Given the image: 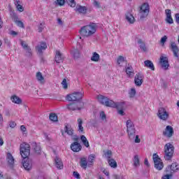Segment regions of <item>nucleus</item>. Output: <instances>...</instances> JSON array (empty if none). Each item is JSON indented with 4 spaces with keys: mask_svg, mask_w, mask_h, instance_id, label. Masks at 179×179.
Segmentation results:
<instances>
[{
    "mask_svg": "<svg viewBox=\"0 0 179 179\" xmlns=\"http://www.w3.org/2000/svg\"><path fill=\"white\" fill-rule=\"evenodd\" d=\"M93 5L95 8H97L98 9H100V8H101V4L100 3V2L96 0H94Z\"/></svg>",
    "mask_w": 179,
    "mask_h": 179,
    "instance_id": "nucleus-51",
    "label": "nucleus"
},
{
    "mask_svg": "<svg viewBox=\"0 0 179 179\" xmlns=\"http://www.w3.org/2000/svg\"><path fill=\"white\" fill-rule=\"evenodd\" d=\"M43 30H44V24L41 23L38 27V32L41 33L43 31Z\"/></svg>",
    "mask_w": 179,
    "mask_h": 179,
    "instance_id": "nucleus-57",
    "label": "nucleus"
},
{
    "mask_svg": "<svg viewBox=\"0 0 179 179\" xmlns=\"http://www.w3.org/2000/svg\"><path fill=\"white\" fill-rule=\"evenodd\" d=\"M67 3H69V5L71 8H75L76 6V2H75V0H66Z\"/></svg>",
    "mask_w": 179,
    "mask_h": 179,
    "instance_id": "nucleus-48",
    "label": "nucleus"
},
{
    "mask_svg": "<svg viewBox=\"0 0 179 179\" xmlns=\"http://www.w3.org/2000/svg\"><path fill=\"white\" fill-rule=\"evenodd\" d=\"M135 143H141V138H139V136L136 135L135 140H134Z\"/></svg>",
    "mask_w": 179,
    "mask_h": 179,
    "instance_id": "nucleus-59",
    "label": "nucleus"
},
{
    "mask_svg": "<svg viewBox=\"0 0 179 179\" xmlns=\"http://www.w3.org/2000/svg\"><path fill=\"white\" fill-rule=\"evenodd\" d=\"M55 163L58 170H62V169H64V164L62 163V160H61V158L56 157L55 158Z\"/></svg>",
    "mask_w": 179,
    "mask_h": 179,
    "instance_id": "nucleus-19",
    "label": "nucleus"
},
{
    "mask_svg": "<svg viewBox=\"0 0 179 179\" xmlns=\"http://www.w3.org/2000/svg\"><path fill=\"white\" fill-rule=\"evenodd\" d=\"M96 33V24L92 23L90 25L83 27L80 30V34L84 37H90Z\"/></svg>",
    "mask_w": 179,
    "mask_h": 179,
    "instance_id": "nucleus-2",
    "label": "nucleus"
},
{
    "mask_svg": "<svg viewBox=\"0 0 179 179\" xmlns=\"http://www.w3.org/2000/svg\"><path fill=\"white\" fill-rule=\"evenodd\" d=\"M108 163L113 169H117V162H115L114 159H108Z\"/></svg>",
    "mask_w": 179,
    "mask_h": 179,
    "instance_id": "nucleus-41",
    "label": "nucleus"
},
{
    "mask_svg": "<svg viewBox=\"0 0 179 179\" xmlns=\"http://www.w3.org/2000/svg\"><path fill=\"white\" fill-rule=\"evenodd\" d=\"M62 85L64 89H68V83H66V79L64 78Z\"/></svg>",
    "mask_w": 179,
    "mask_h": 179,
    "instance_id": "nucleus-54",
    "label": "nucleus"
},
{
    "mask_svg": "<svg viewBox=\"0 0 179 179\" xmlns=\"http://www.w3.org/2000/svg\"><path fill=\"white\" fill-rule=\"evenodd\" d=\"M20 45H22V48L26 50V56L27 57H31L32 51L31 48H29V45H27L24 41H21Z\"/></svg>",
    "mask_w": 179,
    "mask_h": 179,
    "instance_id": "nucleus-14",
    "label": "nucleus"
},
{
    "mask_svg": "<svg viewBox=\"0 0 179 179\" xmlns=\"http://www.w3.org/2000/svg\"><path fill=\"white\" fill-rule=\"evenodd\" d=\"M15 24H17V26L18 27H21L22 29H24V24H23V22L20 21V20H17V22H15Z\"/></svg>",
    "mask_w": 179,
    "mask_h": 179,
    "instance_id": "nucleus-50",
    "label": "nucleus"
},
{
    "mask_svg": "<svg viewBox=\"0 0 179 179\" xmlns=\"http://www.w3.org/2000/svg\"><path fill=\"white\" fill-rule=\"evenodd\" d=\"M36 50L38 54H43V50H47V43L45 42H41L40 45L36 47Z\"/></svg>",
    "mask_w": 179,
    "mask_h": 179,
    "instance_id": "nucleus-18",
    "label": "nucleus"
},
{
    "mask_svg": "<svg viewBox=\"0 0 179 179\" xmlns=\"http://www.w3.org/2000/svg\"><path fill=\"white\" fill-rule=\"evenodd\" d=\"M138 44H139V47L141 51H143V52H146V51H148V49L146 48V44H145L142 39L138 40Z\"/></svg>",
    "mask_w": 179,
    "mask_h": 179,
    "instance_id": "nucleus-27",
    "label": "nucleus"
},
{
    "mask_svg": "<svg viewBox=\"0 0 179 179\" xmlns=\"http://www.w3.org/2000/svg\"><path fill=\"white\" fill-rule=\"evenodd\" d=\"M31 146L34 148L36 155H41V146L40 144H37L36 142L31 143Z\"/></svg>",
    "mask_w": 179,
    "mask_h": 179,
    "instance_id": "nucleus-20",
    "label": "nucleus"
},
{
    "mask_svg": "<svg viewBox=\"0 0 179 179\" xmlns=\"http://www.w3.org/2000/svg\"><path fill=\"white\" fill-rule=\"evenodd\" d=\"M158 117L160 120L166 121V120H168L169 118V113H167V110H166L164 108H159L158 110Z\"/></svg>",
    "mask_w": 179,
    "mask_h": 179,
    "instance_id": "nucleus-9",
    "label": "nucleus"
},
{
    "mask_svg": "<svg viewBox=\"0 0 179 179\" xmlns=\"http://www.w3.org/2000/svg\"><path fill=\"white\" fill-rule=\"evenodd\" d=\"M167 41V36H164L161 38V44H164Z\"/></svg>",
    "mask_w": 179,
    "mask_h": 179,
    "instance_id": "nucleus-58",
    "label": "nucleus"
},
{
    "mask_svg": "<svg viewBox=\"0 0 179 179\" xmlns=\"http://www.w3.org/2000/svg\"><path fill=\"white\" fill-rule=\"evenodd\" d=\"M49 118L50 121H53V122H57V121H58V116L55 113H50Z\"/></svg>",
    "mask_w": 179,
    "mask_h": 179,
    "instance_id": "nucleus-42",
    "label": "nucleus"
},
{
    "mask_svg": "<svg viewBox=\"0 0 179 179\" xmlns=\"http://www.w3.org/2000/svg\"><path fill=\"white\" fill-rule=\"evenodd\" d=\"M80 166L84 170H86V169H87V159H86V157L80 158Z\"/></svg>",
    "mask_w": 179,
    "mask_h": 179,
    "instance_id": "nucleus-23",
    "label": "nucleus"
},
{
    "mask_svg": "<svg viewBox=\"0 0 179 179\" xmlns=\"http://www.w3.org/2000/svg\"><path fill=\"white\" fill-rule=\"evenodd\" d=\"M126 73L128 75L129 78H133L134 73V68L132 66H129L126 68Z\"/></svg>",
    "mask_w": 179,
    "mask_h": 179,
    "instance_id": "nucleus-26",
    "label": "nucleus"
},
{
    "mask_svg": "<svg viewBox=\"0 0 179 179\" xmlns=\"http://www.w3.org/2000/svg\"><path fill=\"white\" fill-rule=\"evenodd\" d=\"M73 177H75V178L80 179V174H79V173L78 171H73Z\"/></svg>",
    "mask_w": 179,
    "mask_h": 179,
    "instance_id": "nucleus-55",
    "label": "nucleus"
},
{
    "mask_svg": "<svg viewBox=\"0 0 179 179\" xmlns=\"http://www.w3.org/2000/svg\"><path fill=\"white\" fill-rule=\"evenodd\" d=\"M9 127L10 128H15V127H16V122H10Z\"/></svg>",
    "mask_w": 179,
    "mask_h": 179,
    "instance_id": "nucleus-60",
    "label": "nucleus"
},
{
    "mask_svg": "<svg viewBox=\"0 0 179 179\" xmlns=\"http://www.w3.org/2000/svg\"><path fill=\"white\" fill-rule=\"evenodd\" d=\"M136 95V90L135 88H131L130 91H129V96L130 99H134L135 96Z\"/></svg>",
    "mask_w": 179,
    "mask_h": 179,
    "instance_id": "nucleus-43",
    "label": "nucleus"
},
{
    "mask_svg": "<svg viewBox=\"0 0 179 179\" xmlns=\"http://www.w3.org/2000/svg\"><path fill=\"white\" fill-rule=\"evenodd\" d=\"M14 3H15L17 10H19V12H23V10H24V8H23V6H22V5H20V1L14 0Z\"/></svg>",
    "mask_w": 179,
    "mask_h": 179,
    "instance_id": "nucleus-34",
    "label": "nucleus"
},
{
    "mask_svg": "<svg viewBox=\"0 0 179 179\" xmlns=\"http://www.w3.org/2000/svg\"><path fill=\"white\" fill-rule=\"evenodd\" d=\"M159 63L161 64L162 68H164L165 71L169 69L170 64H169V58L167 57L161 56L159 59Z\"/></svg>",
    "mask_w": 179,
    "mask_h": 179,
    "instance_id": "nucleus-13",
    "label": "nucleus"
},
{
    "mask_svg": "<svg viewBox=\"0 0 179 179\" xmlns=\"http://www.w3.org/2000/svg\"><path fill=\"white\" fill-rule=\"evenodd\" d=\"M100 117L103 121H104V120H106V118H107L106 113L103 110L100 112Z\"/></svg>",
    "mask_w": 179,
    "mask_h": 179,
    "instance_id": "nucleus-53",
    "label": "nucleus"
},
{
    "mask_svg": "<svg viewBox=\"0 0 179 179\" xmlns=\"http://www.w3.org/2000/svg\"><path fill=\"white\" fill-rule=\"evenodd\" d=\"M126 20H127L129 23L132 24L135 22V17H134V15H132V14L127 13L126 14Z\"/></svg>",
    "mask_w": 179,
    "mask_h": 179,
    "instance_id": "nucleus-30",
    "label": "nucleus"
},
{
    "mask_svg": "<svg viewBox=\"0 0 179 179\" xmlns=\"http://www.w3.org/2000/svg\"><path fill=\"white\" fill-rule=\"evenodd\" d=\"M6 160L10 166L15 164V159L10 152L7 153Z\"/></svg>",
    "mask_w": 179,
    "mask_h": 179,
    "instance_id": "nucleus-24",
    "label": "nucleus"
},
{
    "mask_svg": "<svg viewBox=\"0 0 179 179\" xmlns=\"http://www.w3.org/2000/svg\"><path fill=\"white\" fill-rule=\"evenodd\" d=\"M83 97V92H73L66 96V100H68V101H76L77 108L79 111L85 107V103L79 101V100H82Z\"/></svg>",
    "mask_w": 179,
    "mask_h": 179,
    "instance_id": "nucleus-1",
    "label": "nucleus"
},
{
    "mask_svg": "<svg viewBox=\"0 0 179 179\" xmlns=\"http://www.w3.org/2000/svg\"><path fill=\"white\" fill-rule=\"evenodd\" d=\"M134 166L138 167L139 166V156L135 155L134 158Z\"/></svg>",
    "mask_w": 179,
    "mask_h": 179,
    "instance_id": "nucleus-45",
    "label": "nucleus"
},
{
    "mask_svg": "<svg viewBox=\"0 0 179 179\" xmlns=\"http://www.w3.org/2000/svg\"><path fill=\"white\" fill-rule=\"evenodd\" d=\"M152 159L154 162V166L156 170H163V167H164V165H163L162 159L159 157V155H157V154L156 153L153 154Z\"/></svg>",
    "mask_w": 179,
    "mask_h": 179,
    "instance_id": "nucleus-8",
    "label": "nucleus"
},
{
    "mask_svg": "<svg viewBox=\"0 0 179 179\" xmlns=\"http://www.w3.org/2000/svg\"><path fill=\"white\" fill-rule=\"evenodd\" d=\"M77 121L78 124V132L80 134H85L83 126H82L83 124V120L81 118H79Z\"/></svg>",
    "mask_w": 179,
    "mask_h": 179,
    "instance_id": "nucleus-28",
    "label": "nucleus"
},
{
    "mask_svg": "<svg viewBox=\"0 0 179 179\" xmlns=\"http://www.w3.org/2000/svg\"><path fill=\"white\" fill-rule=\"evenodd\" d=\"M165 160H171L173 159V156H174V145L173 144L169 143L165 145Z\"/></svg>",
    "mask_w": 179,
    "mask_h": 179,
    "instance_id": "nucleus-3",
    "label": "nucleus"
},
{
    "mask_svg": "<svg viewBox=\"0 0 179 179\" xmlns=\"http://www.w3.org/2000/svg\"><path fill=\"white\" fill-rule=\"evenodd\" d=\"M22 166H23L24 169H25L28 171H29V170L31 169V164H29V161H23Z\"/></svg>",
    "mask_w": 179,
    "mask_h": 179,
    "instance_id": "nucleus-39",
    "label": "nucleus"
},
{
    "mask_svg": "<svg viewBox=\"0 0 179 179\" xmlns=\"http://www.w3.org/2000/svg\"><path fill=\"white\" fill-rule=\"evenodd\" d=\"M36 79L39 82H43L44 80V77L43 76V74L41 73V72H38L36 73Z\"/></svg>",
    "mask_w": 179,
    "mask_h": 179,
    "instance_id": "nucleus-47",
    "label": "nucleus"
},
{
    "mask_svg": "<svg viewBox=\"0 0 179 179\" xmlns=\"http://www.w3.org/2000/svg\"><path fill=\"white\" fill-rule=\"evenodd\" d=\"M73 141L74 142H77V143H79V137L78 136H74L73 138H72Z\"/></svg>",
    "mask_w": 179,
    "mask_h": 179,
    "instance_id": "nucleus-62",
    "label": "nucleus"
},
{
    "mask_svg": "<svg viewBox=\"0 0 179 179\" xmlns=\"http://www.w3.org/2000/svg\"><path fill=\"white\" fill-rule=\"evenodd\" d=\"M12 20L14 22V23H15V22H17V20H19V17L15 13H13Z\"/></svg>",
    "mask_w": 179,
    "mask_h": 179,
    "instance_id": "nucleus-52",
    "label": "nucleus"
},
{
    "mask_svg": "<svg viewBox=\"0 0 179 179\" xmlns=\"http://www.w3.org/2000/svg\"><path fill=\"white\" fill-rule=\"evenodd\" d=\"M99 60H100V55L94 52L92 54V56L91 57V61H93L94 62H99Z\"/></svg>",
    "mask_w": 179,
    "mask_h": 179,
    "instance_id": "nucleus-36",
    "label": "nucleus"
},
{
    "mask_svg": "<svg viewBox=\"0 0 179 179\" xmlns=\"http://www.w3.org/2000/svg\"><path fill=\"white\" fill-rule=\"evenodd\" d=\"M127 125V131L129 136V139L131 141V139L135 138V134L136 132V129H135V125L134 124V122L131 120H128L126 122Z\"/></svg>",
    "mask_w": 179,
    "mask_h": 179,
    "instance_id": "nucleus-4",
    "label": "nucleus"
},
{
    "mask_svg": "<svg viewBox=\"0 0 179 179\" xmlns=\"http://www.w3.org/2000/svg\"><path fill=\"white\" fill-rule=\"evenodd\" d=\"M140 19L141 20H143L145 17H148L149 15V3H144L140 7Z\"/></svg>",
    "mask_w": 179,
    "mask_h": 179,
    "instance_id": "nucleus-6",
    "label": "nucleus"
},
{
    "mask_svg": "<svg viewBox=\"0 0 179 179\" xmlns=\"http://www.w3.org/2000/svg\"><path fill=\"white\" fill-rule=\"evenodd\" d=\"M178 164L177 162L173 163L171 165H169L166 169L165 173H166V175L170 176L171 177H173V174L174 173H177L178 171Z\"/></svg>",
    "mask_w": 179,
    "mask_h": 179,
    "instance_id": "nucleus-7",
    "label": "nucleus"
},
{
    "mask_svg": "<svg viewBox=\"0 0 179 179\" xmlns=\"http://www.w3.org/2000/svg\"><path fill=\"white\" fill-rule=\"evenodd\" d=\"M144 65L145 68H148L149 69H151V71H155V65L153 64V62L150 60H145L144 62Z\"/></svg>",
    "mask_w": 179,
    "mask_h": 179,
    "instance_id": "nucleus-25",
    "label": "nucleus"
},
{
    "mask_svg": "<svg viewBox=\"0 0 179 179\" xmlns=\"http://www.w3.org/2000/svg\"><path fill=\"white\" fill-rule=\"evenodd\" d=\"M104 156L108 160H110L111 159V156H113V152L111 150H108L104 153Z\"/></svg>",
    "mask_w": 179,
    "mask_h": 179,
    "instance_id": "nucleus-46",
    "label": "nucleus"
},
{
    "mask_svg": "<svg viewBox=\"0 0 179 179\" xmlns=\"http://www.w3.org/2000/svg\"><path fill=\"white\" fill-rule=\"evenodd\" d=\"M55 3L59 6H64L65 5V0H56Z\"/></svg>",
    "mask_w": 179,
    "mask_h": 179,
    "instance_id": "nucleus-49",
    "label": "nucleus"
},
{
    "mask_svg": "<svg viewBox=\"0 0 179 179\" xmlns=\"http://www.w3.org/2000/svg\"><path fill=\"white\" fill-rule=\"evenodd\" d=\"M94 159H96V155H90L88 157V166H93V163H94Z\"/></svg>",
    "mask_w": 179,
    "mask_h": 179,
    "instance_id": "nucleus-37",
    "label": "nucleus"
},
{
    "mask_svg": "<svg viewBox=\"0 0 179 179\" xmlns=\"http://www.w3.org/2000/svg\"><path fill=\"white\" fill-rule=\"evenodd\" d=\"M117 113L120 115H125V113H124V109H119V110H117Z\"/></svg>",
    "mask_w": 179,
    "mask_h": 179,
    "instance_id": "nucleus-63",
    "label": "nucleus"
},
{
    "mask_svg": "<svg viewBox=\"0 0 179 179\" xmlns=\"http://www.w3.org/2000/svg\"><path fill=\"white\" fill-rule=\"evenodd\" d=\"M4 43L7 47H10V41L7 38H4Z\"/></svg>",
    "mask_w": 179,
    "mask_h": 179,
    "instance_id": "nucleus-56",
    "label": "nucleus"
},
{
    "mask_svg": "<svg viewBox=\"0 0 179 179\" xmlns=\"http://www.w3.org/2000/svg\"><path fill=\"white\" fill-rule=\"evenodd\" d=\"M175 19H176V23H178V24H179V13H176L175 15Z\"/></svg>",
    "mask_w": 179,
    "mask_h": 179,
    "instance_id": "nucleus-61",
    "label": "nucleus"
},
{
    "mask_svg": "<svg viewBox=\"0 0 179 179\" xmlns=\"http://www.w3.org/2000/svg\"><path fill=\"white\" fill-rule=\"evenodd\" d=\"M174 135V129L173 127L168 125L163 131V136L166 138H171Z\"/></svg>",
    "mask_w": 179,
    "mask_h": 179,
    "instance_id": "nucleus-10",
    "label": "nucleus"
},
{
    "mask_svg": "<svg viewBox=\"0 0 179 179\" xmlns=\"http://www.w3.org/2000/svg\"><path fill=\"white\" fill-rule=\"evenodd\" d=\"M10 100L13 103L15 104H22V99L19 98V96L14 95L12 96Z\"/></svg>",
    "mask_w": 179,
    "mask_h": 179,
    "instance_id": "nucleus-31",
    "label": "nucleus"
},
{
    "mask_svg": "<svg viewBox=\"0 0 179 179\" xmlns=\"http://www.w3.org/2000/svg\"><path fill=\"white\" fill-rule=\"evenodd\" d=\"M67 108L71 110L72 111H76V110H78V106L76 102H72L71 103L68 104Z\"/></svg>",
    "mask_w": 179,
    "mask_h": 179,
    "instance_id": "nucleus-35",
    "label": "nucleus"
},
{
    "mask_svg": "<svg viewBox=\"0 0 179 179\" xmlns=\"http://www.w3.org/2000/svg\"><path fill=\"white\" fill-rule=\"evenodd\" d=\"M124 106H125L124 102H117L115 103L114 108H117V110H124Z\"/></svg>",
    "mask_w": 179,
    "mask_h": 179,
    "instance_id": "nucleus-40",
    "label": "nucleus"
},
{
    "mask_svg": "<svg viewBox=\"0 0 179 179\" xmlns=\"http://www.w3.org/2000/svg\"><path fill=\"white\" fill-rule=\"evenodd\" d=\"M143 78H145V76L141 73L136 74L134 78V83L136 86H142V83H143Z\"/></svg>",
    "mask_w": 179,
    "mask_h": 179,
    "instance_id": "nucleus-11",
    "label": "nucleus"
},
{
    "mask_svg": "<svg viewBox=\"0 0 179 179\" xmlns=\"http://www.w3.org/2000/svg\"><path fill=\"white\" fill-rule=\"evenodd\" d=\"M105 106L106 107H112L113 108H114L115 107V102L108 98V101H106V103H105Z\"/></svg>",
    "mask_w": 179,
    "mask_h": 179,
    "instance_id": "nucleus-38",
    "label": "nucleus"
},
{
    "mask_svg": "<svg viewBox=\"0 0 179 179\" xmlns=\"http://www.w3.org/2000/svg\"><path fill=\"white\" fill-rule=\"evenodd\" d=\"M172 176H170V175H164L162 176V179H170Z\"/></svg>",
    "mask_w": 179,
    "mask_h": 179,
    "instance_id": "nucleus-64",
    "label": "nucleus"
},
{
    "mask_svg": "<svg viewBox=\"0 0 179 179\" xmlns=\"http://www.w3.org/2000/svg\"><path fill=\"white\" fill-rule=\"evenodd\" d=\"M64 131L66 134L69 135L70 136H72L73 135V129L69 125H66L64 127Z\"/></svg>",
    "mask_w": 179,
    "mask_h": 179,
    "instance_id": "nucleus-32",
    "label": "nucleus"
},
{
    "mask_svg": "<svg viewBox=\"0 0 179 179\" xmlns=\"http://www.w3.org/2000/svg\"><path fill=\"white\" fill-rule=\"evenodd\" d=\"M98 101L101 103V104H103V106H106V103H107V101L108 100V97L104 96L101 94H99L97 96Z\"/></svg>",
    "mask_w": 179,
    "mask_h": 179,
    "instance_id": "nucleus-22",
    "label": "nucleus"
},
{
    "mask_svg": "<svg viewBox=\"0 0 179 179\" xmlns=\"http://www.w3.org/2000/svg\"><path fill=\"white\" fill-rule=\"evenodd\" d=\"M122 62H125V57H124L123 56H119L117 59V65L121 66V64H122Z\"/></svg>",
    "mask_w": 179,
    "mask_h": 179,
    "instance_id": "nucleus-44",
    "label": "nucleus"
},
{
    "mask_svg": "<svg viewBox=\"0 0 179 179\" xmlns=\"http://www.w3.org/2000/svg\"><path fill=\"white\" fill-rule=\"evenodd\" d=\"M71 55L74 59H78V58H80V52H79V49H73L71 51Z\"/></svg>",
    "mask_w": 179,
    "mask_h": 179,
    "instance_id": "nucleus-29",
    "label": "nucleus"
},
{
    "mask_svg": "<svg viewBox=\"0 0 179 179\" xmlns=\"http://www.w3.org/2000/svg\"><path fill=\"white\" fill-rule=\"evenodd\" d=\"M169 48H170L171 51H172V52L173 53V56L176 57V58H178L179 48H178V46H177V43H176V42H173V41L171 42Z\"/></svg>",
    "mask_w": 179,
    "mask_h": 179,
    "instance_id": "nucleus-12",
    "label": "nucleus"
},
{
    "mask_svg": "<svg viewBox=\"0 0 179 179\" xmlns=\"http://www.w3.org/2000/svg\"><path fill=\"white\" fill-rule=\"evenodd\" d=\"M20 152L22 159H27L30 156V145L23 143L20 146Z\"/></svg>",
    "mask_w": 179,
    "mask_h": 179,
    "instance_id": "nucleus-5",
    "label": "nucleus"
},
{
    "mask_svg": "<svg viewBox=\"0 0 179 179\" xmlns=\"http://www.w3.org/2000/svg\"><path fill=\"white\" fill-rule=\"evenodd\" d=\"M64 61V56L61 53L59 50L56 51V55H55V62L57 64H61Z\"/></svg>",
    "mask_w": 179,
    "mask_h": 179,
    "instance_id": "nucleus-21",
    "label": "nucleus"
},
{
    "mask_svg": "<svg viewBox=\"0 0 179 179\" xmlns=\"http://www.w3.org/2000/svg\"><path fill=\"white\" fill-rule=\"evenodd\" d=\"M70 148L73 152H78L82 150V145L78 142H73L71 144Z\"/></svg>",
    "mask_w": 179,
    "mask_h": 179,
    "instance_id": "nucleus-15",
    "label": "nucleus"
},
{
    "mask_svg": "<svg viewBox=\"0 0 179 179\" xmlns=\"http://www.w3.org/2000/svg\"><path fill=\"white\" fill-rule=\"evenodd\" d=\"M165 13L166 15V22L169 24H173L174 23V20H173V17H171V10L166 9L165 10Z\"/></svg>",
    "mask_w": 179,
    "mask_h": 179,
    "instance_id": "nucleus-16",
    "label": "nucleus"
},
{
    "mask_svg": "<svg viewBox=\"0 0 179 179\" xmlns=\"http://www.w3.org/2000/svg\"><path fill=\"white\" fill-rule=\"evenodd\" d=\"M75 11L82 15H86V13H87V8L85 6H77L75 8Z\"/></svg>",
    "mask_w": 179,
    "mask_h": 179,
    "instance_id": "nucleus-17",
    "label": "nucleus"
},
{
    "mask_svg": "<svg viewBox=\"0 0 179 179\" xmlns=\"http://www.w3.org/2000/svg\"><path fill=\"white\" fill-rule=\"evenodd\" d=\"M80 140L83 142V145H84L85 148L90 147V145L89 144V141H87V138H86V136H85V135L80 136Z\"/></svg>",
    "mask_w": 179,
    "mask_h": 179,
    "instance_id": "nucleus-33",
    "label": "nucleus"
}]
</instances>
